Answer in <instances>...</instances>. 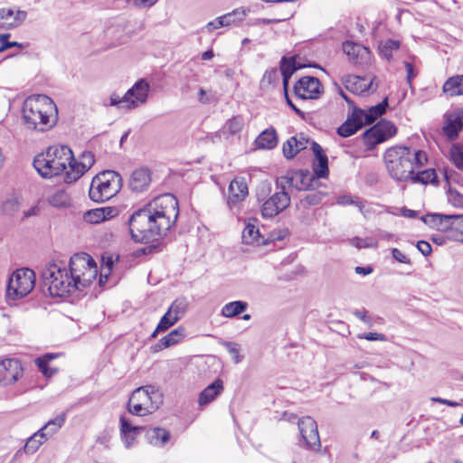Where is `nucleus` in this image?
Wrapping results in <instances>:
<instances>
[{"instance_id": "nucleus-17", "label": "nucleus", "mask_w": 463, "mask_h": 463, "mask_svg": "<svg viewBox=\"0 0 463 463\" xmlns=\"http://www.w3.org/2000/svg\"><path fill=\"white\" fill-rule=\"evenodd\" d=\"M23 375V367L16 359H4L0 361V384L10 385L18 381Z\"/></svg>"}, {"instance_id": "nucleus-37", "label": "nucleus", "mask_w": 463, "mask_h": 463, "mask_svg": "<svg viewBox=\"0 0 463 463\" xmlns=\"http://www.w3.org/2000/svg\"><path fill=\"white\" fill-rule=\"evenodd\" d=\"M179 321V318L171 313L169 310L162 317L156 330L151 335L152 337H156L158 333L166 331L172 326Z\"/></svg>"}, {"instance_id": "nucleus-16", "label": "nucleus", "mask_w": 463, "mask_h": 463, "mask_svg": "<svg viewBox=\"0 0 463 463\" xmlns=\"http://www.w3.org/2000/svg\"><path fill=\"white\" fill-rule=\"evenodd\" d=\"M152 182V171L146 166L134 169L128 180V188L131 193L140 194L146 192Z\"/></svg>"}, {"instance_id": "nucleus-38", "label": "nucleus", "mask_w": 463, "mask_h": 463, "mask_svg": "<svg viewBox=\"0 0 463 463\" xmlns=\"http://www.w3.org/2000/svg\"><path fill=\"white\" fill-rule=\"evenodd\" d=\"M5 206H8L10 210L14 211V216L23 221L25 218L36 215L39 212V207L37 205L30 207V209H21V206L23 204H5Z\"/></svg>"}, {"instance_id": "nucleus-62", "label": "nucleus", "mask_w": 463, "mask_h": 463, "mask_svg": "<svg viewBox=\"0 0 463 463\" xmlns=\"http://www.w3.org/2000/svg\"><path fill=\"white\" fill-rule=\"evenodd\" d=\"M155 201H161V203H177L176 197L170 193L162 194L160 195L155 196Z\"/></svg>"}, {"instance_id": "nucleus-44", "label": "nucleus", "mask_w": 463, "mask_h": 463, "mask_svg": "<svg viewBox=\"0 0 463 463\" xmlns=\"http://www.w3.org/2000/svg\"><path fill=\"white\" fill-rule=\"evenodd\" d=\"M387 106L388 98H385L379 104L373 106L368 110H366L369 122L373 123L375 119L383 115L386 111Z\"/></svg>"}, {"instance_id": "nucleus-3", "label": "nucleus", "mask_w": 463, "mask_h": 463, "mask_svg": "<svg viewBox=\"0 0 463 463\" xmlns=\"http://www.w3.org/2000/svg\"><path fill=\"white\" fill-rule=\"evenodd\" d=\"M22 112L24 124L28 129L44 132L55 125L57 108L46 95L28 97L24 102Z\"/></svg>"}, {"instance_id": "nucleus-46", "label": "nucleus", "mask_w": 463, "mask_h": 463, "mask_svg": "<svg viewBox=\"0 0 463 463\" xmlns=\"http://www.w3.org/2000/svg\"><path fill=\"white\" fill-rule=\"evenodd\" d=\"M449 155L456 167L463 171V146L459 144L452 145Z\"/></svg>"}, {"instance_id": "nucleus-60", "label": "nucleus", "mask_w": 463, "mask_h": 463, "mask_svg": "<svg viewBox=\"0 0 463 463\" xmlns=\"http://www.w3.org/2000/svg\"><path fill=\"white\" fill-rule=\"evenodd\" d=\"M417 249L424 255L429 256L431 253V246L428 241H420L417 243Z\"/></svg>"}, {"instance_id": "nucleus-28", "label": "nucleus", "mask_w": 463, "mask_h": 463, "mask_svg": "<svg viewBox=\"0 0 463 463\" xmlns=\"http://www.w3.org/2000/svg\"><path fill=\"white\" fill-rule=\"evenodd\" d=\"M277 144L278 136L273 128L262 131L255 140L256 146L260 149H272Z\"/></svg>"}, {"instance_id": "nucleus-8", "label": "nucleus", "mask_w": 463, "mask_h": 463, "mask_svg": "<svg viewBox=\"0 0 463 463\" xmlns=\"http://www.w3.org/2000/svg\"><path fill=\"white\" fill-rule=\"evenodd\" d=\"M68 271L80 291L89 287L98 274L95 260L85 252L76 253L71 258Z\"/></svg>"}, {"instance_id": "nucleus-50", "label": "nucleus", "mask_w": 463, "mask_h": 463, "mask_svg": "<svg viewBox=\"0 0 463 463\" xmlns=\"http://www.w3.org/2000/svg\"><path fill=\"white\" fill-rule=\"evenodd\" d=\"M285 206L279 208L278 204H262L261 214L264 218H271L282 212Z\"/></svg>"}, {"instance_id": "nucleus-4", "label": "nucleus", "mask_w": 463, "mask_h": 463, "mask_svg": "<svg viewBox=\"0 0 463 463\" xmlns=\"http://www.w3.org/2000/svg\"><path fill=\"white\" fill-rule=\"evenodd\" d=\"M71 160H72V151L69 146H52L45 153L35 156L33 166L45 178L64 173V181L66 182V172L71 165Z\"/></svg>"}, {"instance_id": "nucleus-11", "label": "nucleus", "mask_w": 463, "mask_h": 463, "mask_svg": "<svg viewBox=\"0 0 463 463\" xmlns=\"http://www.w3.org/2000/svg\"><path fill=\"white\" fill-rule=\"evenodd\" d=\"M421 221L430 228L442 232L463 228V214L428 213L421 217Z\"/></svg>"}, {"instance_id": "nucleus-29", "label": "nucleus", "mask_w": 463, "mask_h": 463, "mask_svg": "<svg viewBox=\"0 0 463 463\" xmlns=\"http://www.w3.org/2000/svg\"><path fill=\"white\" fill-rule=\"evenodd\" d=\"M66 420V413L61 412L54 419L50 420L39 430L44 434V437L49 439L52 437L64 425Z\"/></svg>"}, {"instance_id": "nucleus-15", "label": "nucleus", "mask_w": 463, "mask_h": 463, "mask_svg": "<svg viewBox=\"0 0 463 463\" xmlns=\"http://www.w3.org/2000/svg\"><path fill=\"white\" fill-rule=\"evenodd\" d=\"M71 165L66 172V183L71 184L80 179L94 164V155L90 151H84L75 159L72 155Z\"/></svg>"}, {"instance_id": "nucleus-30", "label": "nucleus", "mask_w": 463, "mask_h": 463, "mask_svg": "<svg viewBox=\"0 0 463 463\" xmlns=\"http://www.w3.org/2000/svg\"><path fill=\"white\" fill-rule=\"evenodd\" d=\"M442 90L450 97L463 95V75L449 78L443 84Z\"/></svg>"}, {"instance_id": "nucleus-13", "label": "nucleus", "mask_w": 463, "mask_h": 463, "mask_svg": "<svg viewBox=\"0 0 463 463\" xmlns=\"http://www.w3.org/2000/svg\"><path fill=\"white\" fill-rule=\"evenodd\" d=\"M150 85L145 79L138 80L126 93L125 102L128 110H133L146 103Z\"/></svg>"}, {"instance_id": "nucleus-53", "label": "nucleus", "mask_w": 463, "mask_h": 463, "mask_svg": "<svg viewBox=\"0 0 463 463\" xmlns=\"http://www.w3.org/2000/svg\"><path fill=\"white\" fill-rule=\"evenodd\" d=\"M354 316H355L358 319L363 321L367 327L373 326V320L370 316H368V312L366 309H356L353 312Z\"/></svg>"}, {"instance_id": "nucleus-63", "label": "nucleus", "mask_w": 463, "mask_h": 463, "mask_svg": "<svg viewBox=\"0 0 463 463\" xmlns=\"http://www.w3.org/2000/svg\"><path fill=\"white\" fill-rule=\"evenodd\" d=\"M309 144L311 145L312 151H313L316 158L326 156V155L324 153V150L320 145H318L315 141H310V140H309Z\"/></svg>"}, {"instance_id": "nucleus-61", "label": "nucleus", "mask_w": 463, "mask_h": 463, "mask_svg": "<svg viewBox=\"0 0 463 463\" xmlns=\"http://www.w3.org/2000/svg\"><path fill=\"white\" fill-rule=\"evenodd\" d=\"M392 257L398 261V262H401V263H410V259L403 253L400 250L398 249H393L392 250Z\"/></svg>"}, {"instance_id": "nucleus-18", "label": "nucleus", "mask_w": 463, "mask_h": 463, "mask_svg": "<svg viewBox=\"0 0 463 463\" xmlns=\"http://www.w3.org/2000/svg\"><path fill=\"white\" fill-rule=\"evenodd\" d=\"M462 128L463 108L445 115V124L442 128V131L449 140H455Z\"/></svg>"}, {"instance_id": "nucleus-42", "label": "nucleus", "mask_w": 463, "mask_h": 463, "mask_svg": "<svg viewBox=\"0 0 463 463\" xmlns=\"http://www.w3.org/2000/svg\"><path fill=\"white\" fill-rule=\"evenodd\" d=\"M189 307V302L186 298L180 297L177 298L172 305L169 307L168 310L175 314L179 319L184 316Z\"/></svg>"}, {"instance_id": "nucleus-49", "label": "nucleus", "mask_w": 463, "mask_h": 463, "mask_svg": "<svg viewBox=\"0 0 463 463\" xmlns=\"http://www.w3.org/2000/svg\"><path fill=\"white\" fill-rule=\"evenodd\" d=\"M10 33L0 34V53L12 47L24 48V44L18 42L8 41Z\"/></svg>"}, {"instance_id": "nucleus-40", "label": "nucleus", "mask_w": 463, "mask_h": 463, "mask_svg": "<svg viewBox=\"0 0 463 463\" xmlns=\"http://www.w3.org/2000/svg\"><path fill=\"white\" fill-rule=\"evenodd\" d=\"M57 354H46L45 355L36 359L35 363L38 365L40 371L45 376H52L56 373L57 369L49 366L50 362L54 359Z\"/></svg>"}, {"instance_id": "nucleus-10", "label": "nucleus", "mask_w": 463, "mask_h": 463, "mask_svg": "<svg viewBox=\"0 0 463 463\" xmlns=\"http://www.w3.org/2000/svg\"><path fill=\"white\" fill-rule=\"evenodd\" d=\"M397 128L390 121L382 120L363 134V140L367 149H373L378 144L394 137Z\"/></svg>"}, {"instance_id": "nucleus-21", "label": "nucleus", "mask_w": 463, "mask_h": 463, "mask_svg": "<svg viewBox=\"0 0 463 463\" xmlns=\"http://www.w3.org/2000/svg\"><path fill=\"white\" fill-rule=\"evenodd\" d=\"M249 189L244 177L234 178L228 188L227 203H241L246 200Z\"/></svg>"}, {"instance_id": "nucleus-7", "label": "nucleus", "mask_w": 463, "mask_h": 463, "mask_svg": "<svg viewBox=\"0 0 463 463\" xmlns=\"http://www.w3.org/2000/svg\"><path fill=\"white\" fill-rule=\"evenodd\" d=\"M163 403L162 393L154 386L137 388L128 401V411L137 416H145L156 411Z\"/></svg>"}, {"instance_id": "nucleus-6", "label": "nucleus", "mask_w": 463, "mask_h": 463, "mask_svg": "<svg viewBox=\"0 0 463 463\" xmlns=\"http://www.w3.org/2000/svg\"><path fill=\"white\" fill-rule=\"evenodd\" d=\"M119 173L105 170L96 175L90 183L89 195L93 203H105L117 195L122 188Z\"/></svg>"}, {"instance_id": "nucleus-35", "label": "nucleus", "mask_w": 463, "mask_h": 463, "mask_svg": "<svg viewBox=\"0 0 463 463\" xmlns=\"http://www.w3.org/2000/svg\"><path fill=\"white\" fill-rule=\"evenodd\" d=\"M148 441L154 446H164L170 439V433L163 428H154L146 433Z\"/></svg>"}, {"instance_id": "nucleus-64", "label": "nucleus", "mask_w": 463, "mask_h": 463, "mask_svg": "<svg viewBox=\"0 0 463 463\" xmlns=\"http://www.w3.org/2000/svg\"><path fill=\"white\" fill-rule=\"evenodd\" d=\"M404 67L407 72V81L409 85L411 86V80L416 76V72L414 71L412 64L408 61H404Z\"/></svg>"}, {"instance_id": "nucleus-19", "label": "nucleus", "mask_w": 463, "mask_h": 463, "mask_svg": "<svg viewBox=\"0 0 463 463\" xmlns=\"http://www.w3.org/2000/svg\"><path fill=\"white\" fill-rule=\"evenodd\" d=\"M349 63L364 68L372 63V53L366 46L349 41Z\"/></svg>"}, {"instance_id": "nucleus-41", "label": "nucleus", "mask_w": 463, "mask_h": 463, "mask_svg": "<svg viewBox=\"0 0 463 463\" xmlns=\"http://www.w3.org/2000/svg\"><path fill=\"white\" fill-rule=\"evenodd\" d=\"M400 42L396 40L388 39L384 42H382L379 50L380 54L390 61L392 58V54L394 51H397L400 48Z\"/></svg>"}, {"instance_id": "nucleus-23", "label": "nucleus", "mask_w": 463, "mask_h": 463, "mask_svg": "<svg viewBox=\"0 0 463 463\" xmlns=\"http://www.w3.org/2000/svg\"><path fill=\"white\" fill-rule=\"evenodd\" d=\"M224 390L223 382L218 378L204 388L199 394L198 404L201 408L213 402Z\"/></svg>"}, {"instance_id": "nucleus-45", "label": "nucleus", "mask_w": 463, "mask_h": 463, "mask_svg": "<svg viewBox=\"0 0 463 463\" xmlns=\"http://www.w3.org/2000/svg\"><path fill=\"white\" fill-rule=\"evenodd\" d=\"M313 171L314 174L318 178H325L328 175V160L327 156H323L319 158H316V161L313 164Z\"/></svg>"}, {"instance_id": "nucleus-32", "label": "nucleus", "mask_w": 463, "mask_h": 463, "mask_svg": "<svg viewBox=\"0 0 463 463\" xmlns=\"http://www.w3.org/2000/svg\"><path fill=\"white\" fill-rule=\"evenodd\" d=\"M249 13V8L240 7L222 15L225 27L240 24Z\"/></svg>"}, {"instance_id": "nucleus-12", "label": "nucleus", "mask_w": 463, "mask_h": 463, "mask_svg": "<svg viewBox=\"0 0 463 463\" xmlns=\"http://www.w3.org/2000/svg\"><path fill=\"white\" fill-rule=\"evenodd\" d=\"M298 430L304 442L303 446L313 451H319L321 448L317 424L311 417H303L298 422Z\"/></svg>"}, {"instance_id": "nucleus-43", "label": "nucleus", "mask_w": 463, "mask_h": 463, "mask_svg": "<svg viewBox=\"0 0 463 463\" xmlns=\"http://www.w3.org/2000/svg\"><path fill=\"white\" fill-rule=\"evenodd\" d=\"M437 175L435 173V170L433 169H427L423 171H419L417 174H413L412 177L409 180H411L415 183H421L424 184H432L436 181Z\"/></svg>"}, {"instance_id": "nucleus-31", "label": "nucleus", "mask_w": 463, "mask_h": 463, "mask_svg": "<svg viewBox=\"0 0 463 463\" xmlns=\"http://www.w3.org/2000/svg\"><path fill=\"white\" fill-rule=\"evenodd\" d=\"M243 126V118L241 117L236 116L226 121L223 127L220 129L219 134L221 137L228 138L229 136L239 134L241 131Z\"/></svg>"}, {"instance_id": "nucleus-34", "label": "nucleus", "mask_w": 463, "mask_h": 463, "mask_svg": "<svg viewBox=\"0 0 463 463\" xmlns=\"http://www.w3.org/2000/svg\"><path fill=\"white\" fill-rule=\"evenodd\" d=\"M247 308V302L241 300L232 301L225 304L222 307L221 314L224 317L232 318L244 312Z\"/></svg>"}, {"instance_id": "nucleus-9", "label": "nucleus", "mask_w": 463, "mask_h": 463, "mask_svg": "<svg viewBox=\"0 0 463 463\" xmlns=\"http://www.w3.org/2000/svg\"><path fill=\"white\" fill-rule=\"evenodd\" d=\"M35 286V273L28 268L18 269L11 275L7 288L6 298L17 300L26 297Z\"/></svg>"}, {"instance_id": "nucleus-20", "label": "nucleus", "mask_w": 463, "mask_h": 463, "mask_svg": "<svg viewBox=\"0 0 463 463\" xmlns=\"http://www.w3.org/2000/svg\"><path fill=\"white\" fill-rule=\"evenodd\" d=\"M375 77L372 74L364 76L349 75V92L362 95L365 92L376 90L378 84H374Z\"/></svg>"}, {"instance_id": "nucleus-2", "label": "nucleus", "mask_w": 463, "mask_h": 463, "mask_svg": "<svg viewBox=\"0 0 463 463\" xmlns=\"http://www.w3.org/2000/svg\"><path fill=\"white\" fill-rule=\"evenodd\" d=\"M428 161L422 150H413L407 146H394L385 150L383 162L389 175L400 182L408 181L415 170L422 167Z\"/></svg>"}, {"instance_id": "nucleus-27", "label": "nucleus", "mask_w": 463, "mask_h": 463, "mask_svg": "<svg viewBox=\"0 0 463 463\" xmlns=\"http://www.w3.org/2000/svg\"><path fill=\"white\" fill-rule=\"evenodd\" d=\"M119 421L124 444L127 448H130L135 442L137 432L143 430V427L132 426L124 416L120 417Z\"/></svg>"}, {"instance_id": "nucleus-57", "label": "nucleus", "mask_w": 463, "mask_h": 463, "mask_svg": "<svg viewBox=\"0 0 463 463\" xmlns=\"http://www.w3.org/2000/svg\"><path fill=\"white\" fill-rule=\"evenodd\" d=\"M288 234V232L287 230H277L272 231L267 241H282L284 238H286Z\"/></svg>"}, {"instance_id": "nucleus-1", "label": "nucleus", "mask_w": 463, "mask_h": 463, "mask_svg": "<svg viewBox=\"0 0 463 463\" xmlns=\"http://www.w3.org/2000/svg\"><path fill=\"white\" fill-rule=\"evenodd\" d=\"M146 207L135 212L128 221L131 238L136 242L150 243L158 241L175 222L179 204Z\"/></svg>"}, {"instance_id": "nucleus-14", "label": "nucleus", "mask_w": 463, "mask_h": 463, "mask_svg": "<svg viewBox=\"0 0 463 463\" xmlns=\"http://www.w3.org/2000/svg\"><path fill=\"white\" fill-rule=\"evenodd\" d=\"M296 97L301 99H317L323 93L318 79L311 76L302 77L294 86Z\"/></svg>"}, {"instance_id": "nucleus-5", "label": "nucleus", "mask_w": 463, "mask_h": 463, "mask_svg": "<svg viewBox=\"0 0 463 463\" xmlns=\"http://www.w3.org/2000/svg\"><path fill=\"white\" fill-rule=\"evenodd\" d=\"M43 286L52 297H65L75 290V281L61 263L52 262L42 272Z\"/></svg>"}, {"instance_id": "nucleus-25", "label": "nucleus", "mask_w": 463, "mask_h": 463, "mask_svg": "<svg viewBox=\"0 0 463 463\" xmlns=\"http://www.w3.org/2000/svg\"><path fill=\"white\" fill-rule=\"evenodd\" d=\"M117 214V210L114 207L109 206L90 210L84 213L83 219L86 222L96 224L107 221Z\"/></svg>"}, {"instance_id": "nucleus-59", "label": "nucleus", "mask_w": 463, "mask_h": 463, "mask_svg": "<svg viewBox=\"0 0 463 463\" xmlns=\"http://www.w3.org/2000/svg\"><path fill=\"white\" fill-rule=\"evenodd\" d=\"M271 203H287L290 201V197L288 193L282 191L280 193H276L271 198Z\"/></svg>"}, {"instance_id": "nucleus-52", "label": "nucleus", "mask_w": 463, "mask_h": 463, "mask_svg": "<svg viewBox=\"0 0 463 463\" xmlns=\"http://www.w3.org/2000/svg\"><path fill=\"white\" fill-rule=\"evenodd\" d=\"M227 351L233 356L236 364L240 363L242 357L240 355V345L234 342H225L223 344Z\"/></svg>"}, {"instance_id": "nucleus-36", "label": "nucleus", "mask_w": 463, "mask_h": 463, "mask_svg": "<svg viewBox=\"0 0 463 463\" xmlns=\"http://www.w3.org/2000/svg\"><path fill=\"white\" fill-rule=\"evenodd\" d=\"M47 439H48L44 437V434L40 430H37L27 439L23 449L26 454H33Z\"/></svg>"}, {"instance_id": "nucleus-58", "label": "nucleus", "mask_w": 463, "mask_h": 463, "mask_svg": "<svg viewBox=\"0 0 463 463\" xmlns=\"http://www.w3.org/2000/svg\"><path fill=\"white\" fill-rule=\"evenodd\" d=\"M14 15V11L12 9L2 8L0 9V29H4L2 24L10 22Z\"/></svg>"}, {"instance_id": "nucleus-22", "label": "nucleus", "mask_w": 463, "mask_h": 463, "mask_svg": "<svg viewBox=\"0 0 463 463\" xmlns=\"http://www.w3.org/2000/svg\"><path fill=\"white\" fill-rule=\"evenodd\" d=\"M308 144L309 139L306 137L303 134L291 137L283 144V155L285 156V157L291 159L298 152L306 149Z\"/></svg>"}, {"instance_id": "nucleus-47", "label": "nucleus", "mask_w": 463, "mask_h": 463, "mask_svg": "<svg viewBox=\"0 0 463 463\" xmlns=\"http://www.w3.org/2000/svg\"><path fill=\"white\" fill-rule=\"evenodd\" d=\"M27 13L24 10H18L15 13L14 12L12 20L3 24L2 27H4L5 30L15 28L21 25L25 21Z\"/></svg>"}, {"instance_id": "nucleus-24", "label": "nucleus", "mask_w": 463, "mask_h": 463, "mask_svg": "<svg viewBox=\"0 0 463 463\" xmlns=\"http://www.w3.org/2000/svg\"><path fill=\"white\" fill-rule=\"evenodd\" d=\"M256 219H248L244 221L245 227L242 231L241 240L244 244H265L267 241L261 238L260 231L256 225Z\"/></svg>"}, {"instance_id": "nucleus-26", "label": "nucleus", "mask_w": 463, "mask_h": 463, "mask_svg": "<svg viewBox=\"0 0 463 463\" xmlns=\"http://www.w3.org/2000/svg\"><path fill=\"white\" fill-rule=\"evenodd\" d=\"M349 107H353V111L349 116V137L354 135L356 131L365 125L371 124L366 115V110L357 109L354 106L353 102L349 99Z\"/></svg>"}, {"instance_id": "nucleus-55", "label": "nucleus", "mask_w": 463, "mask_h": 463, "mask_svg": "<svg viewBox=\"0 0 463 463\" xmlns=\"http://www.w3.org/2000/svg\"><path fill=\"white\" fill-rule=\"evenodd\" d=\"M222 27H225L224 25V23H223V20H222V15L215 18L214 20L213 21H210L209 23L206 24L204 29L205 31L208 33H213V31L217 30V29H220Z\"/></svg>"}, {"instance_id": "nucleus-54", "label": "nucleus", "mask_w": 463, "mask_h": 463, "mask_svg": "<svg viewBox=\"0 0 463 463\" xmlns=\"http://www.w3.org/2000/svg\"><path fill=\"white\" fill-rule=\"evenodd\" d=\"M447 194L449 203H463V194L458 189L449 186Z\"/></svg>"}, {"instance_id": "nucleus-48", "label": "nucleus", "mask_w": 463, "mask_h": 463, "mask_svg": "<svg viewBox=\"0 0 463 463\" xmlns=\"http://www.w3.org/2000/svg\"><path fill=\"white\" fill-rule=\"evenodd\" d=\"M74 197L71 194V192L68 189H58L53 194V201L54 203H69L71 201H73Z\"/></svg>"}, {"instance_id": "nucleus-33", "label": "nucleus", "mask_w": 463, "mask_h": 463, "mask_svg": "<svg viewBox=\"0 0 463 463\" xmlns=\"http://www.w3.org/2000/svg\"><path fill=\"white\" fill-rule=\"evenodd\" d=\"M184 336L185 329L183 326H179L162 337L158 342V346L160 349L170 347L180 343Z\"/></svg>"}, {"instance_id": "nucleus-39", "label": "nucleus", "mask_w": 463, "mask_h": 463, "mask_svg": "<svg viewBox=\"0 0 463 463\" xmlns=\"http://www.w3.org/2000/svg\"><path fill=\"white\" fill-rule=\"evenodd\" d=\"M300 66L296 64L295 58L286 59L283 58L280 70L283 75V83L285 89L287 88L288 79L298 69Z\"/></svg>"}, {"instance_id": "nucleus-51", "label": "nucleus", "mask_w": 463, "mask_h": 463, "mask_svg": "<svg viewBox=\"0 0 463 463\" xmlns=\"http://www.w3.org/2000/svg\"><path fill=\"white\" fill-rule=\"evenodd\" d=\"M109 105L117 107L118 109H125L128 110V107L127 106V103L125 102V95L120 97L119 95L116 93H112L109 96Z\"/></svg>"}, {"instance_id": "nucleus-56", "label": "nucleus", "mask_w": 463, "mask_h": 463, "mask_svg": "<svg viewBox=\"0 0 463 463\" xmlns=\"http://www.w3.org/2000/svg\"><path fill=\"white\" fill-rule=\"evenodd\" d=\"M360 339H366L368 341H386V336L383 334L376 332H369L366 334H360L357 335Z\"/></svg>"}]
</instances>
